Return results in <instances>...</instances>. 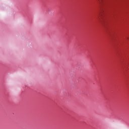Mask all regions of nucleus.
Returning a JSON list of instances; mask_svg holds the SVG:
<instances>
[{
	"mask_svg": "<svg viewBox=\"0 0 129 129\" xmlns=\"http://www.w3.org/2000/svg\"><path fill=\"white\" fill-rule=\"evenodd\" d=\"M98 20L99 22H103V17L102 16V14L100 13L98 16Z\"/></svg>",
	"mask_w": 129,
	"mask_h": 129,
	"instance_id": "nucleus-1",
	"label": "nucleus"
},
{
	"mask_svg": "<svg viewBox=\"0 0 129 129\" xmlns=\"http://www.w3.org/2000/svg\"><path fill=\"white\" fill-rule=\"evenodd\" d=\"M99 1V2H100V1H102V0H98Z\"/></svg>",
	"mask_w": 129,
	"mask_h": 129,
	"instance_id": "nucleus-2",
	"label": "nucleus"
},
{
	"mask_svg": "<svg viewBox=\"0 0 129 129\" xmlns=\"http://www.w3.org/2000/svg\"><path fill=\"white\" fill-rule=\"evenodd\" d=\"M127 39H128V37H127Z\"/></svg>",
	"mask_w": 129,
	"mask_h": 129,
	"instance_id": "nucleus-3",
	"label": "nucleus"
}]
</instances>
